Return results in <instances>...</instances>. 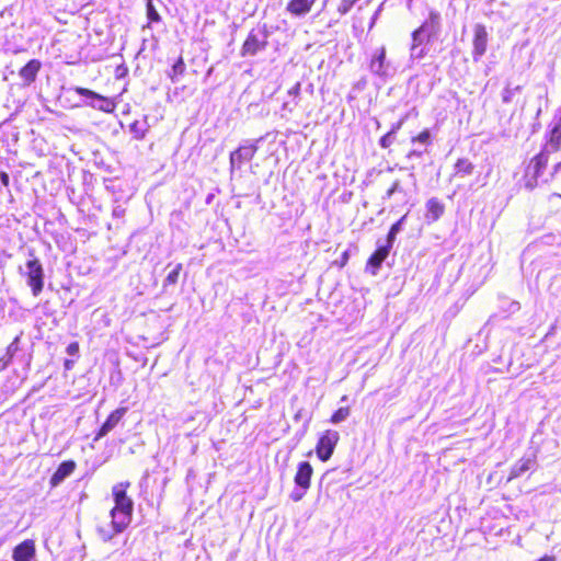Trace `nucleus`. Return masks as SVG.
Here are the masks:
<instances>
[{
  "label": "nucleus",
  "instance_id": "1",
  "mask_svg": "<svg viewBox=\"0 0 561 561\" xmlns=\"http://www.w3.org/2000/svg\"><path fill=\"white\" fill-rule=\"evenodd\" d=\"M560 147H561V123L558 122L550 129V131L548 134V140L546 141L543 148L537 156H535V158L531 160V162L528 167V172H530V171L533 172V179H534V183L531 180L527 181L526 186L528 188H533L537 184V181L542 178L543 170L546 169V167L549 162L550 156L557 153L558 150L560 149Z\"/></svg>",
  "mask_w": 561,
  "mask_h": 561
},
{
  "label": "nucleus",
  "instance_id": "2",
  "mask_svg": "<svg viewBox=\"0 0 561 561\" xmlns=\"http://www.w3.org/2000/svg\"><path fill=\"white\" fill-rule=\"evenodd\" d=\"M129 485V482H121L114 485L112 490L115 505L111 510L110 515L112 524L115 525L117 531H124L131 522L134 501L126 492Z\"/></svg>",
  "mask_w": 561,
  "mask_h": 561
},
{
  "label": "nucleus",
  "instance_id": "3",
  "mask_svg": "<svg viewBox=\"0 0 561 561\" xmlns=\"http://www.w3.org/2000/svg\"><path fill=\"white\" fill-rule=\"evenodd\" d=\"M19 272L25 278L27 286H30L32 295L34 297L39 296L45 280L44 267L39 259L33 252H30L28 259L24 266L19 267Z\"/></svg>",
  "mask_w": 561,
  "mask_h": 561
},
{
  "label": "nucleus",
  "instance_id": "4",
  "mask_svg": "<svg viewBox=\"0 0 561 561\" xmlns=\"http://www.w3.org/2000/svg\"><path fill=\"white\" fill-rule=\"evenodd\" d=\"M271 32L266 24H259L252 28L240 50L242 57L255 56L259 51L266 49Z\"/></svg>",
  "mask_w": 561,
  "mask_h": 561
},
{
  "label": "nucleus",
  "instance_id": "5",
  "mask_svg": "<svg viewBox=\"0 0 561 561\" xmlns=\"http://www.w3.org/2000/svg\"><path fill=\"white\" fill-rule=\"evenodd\" d=\"M442 33V16L440 13L434 9L430 10L428 18L415 28L411 37L415 41H423L425 44H431L438 39Z\"/></svg>",
  "mask_w": 561,
  "mask_h": 561
},
{
  "label": "nucleus",
  "instance_id": "6",
  "mask_svg": "<svg viewBox=\"0 0 561 561\" xmlns=\"http://www.w3.org/2000/svg\"><path fill=\"white\" fill-rule=\"evenodd\" d=\"M312 473L313 469L309 461L298 463L297 472L294 478L295 488L290 493V499L294 502H299L306 495L310 488Z\"/></svg>",
  "mask_w": 561,
  "mask_h": 561
},
{
  "label": "nucleus",
  "instance_id": "7",
  "mask_svg": "<svg viewBox=\"0 0 561 561\" xmlns=\"http://www.w3.org/2000/svg\"><path fill=\"white\" fill-rule=\"evenodd\" d=\"M73 90L82 98V102L87 106L105 113H112L115 110V103L106 96L82 87H76Z\"/></svg>",
  "mask_w": 561,
  "mask_h": 561
},
{
  "label": "nucleus",
  "instance_id": "8",
  "mask_svg": "<svg viewBox=\"0 0 561 561\" xmlns=\"http://www.w3.org/2000/svg\"><path fill=\"white\" fill-rule=\"evenodd\" d=\"M262 140V137L254 141L244 140L243 144H241L234 151L230 153L229 162L231 173L234 171V169H241V165L244 162H249L253 159L259 149L257 144Z\"/></svg>",
  "mask_w": 561,
  "mask_h": 561
},
{
  "label": "nucleus",
  "instance_id": "9",
  "mask_svg": "<svg viewBox=\"0 0 561 561\" xmlns=\"http://www.w3.org/2000/svg\"><path fill=\"white\" fill-rule=\"evenodd\" d=\"M369 70L373 75L386 80L396 73V68L390 60L387 59L386 48H377L370 57Z\"/></svg>",
  "mask_w": 561,
  "mask_h": 561
},
{
  "label": "nucleus",
  "instance_id": "10",
  "mask_svg": "<svg viewBox=\"0 0 561 561\" xmlns=\"http://www.w3.org/2000/svg\"><path fill=\"white\" fill-rule=\"evenodd\" d=\"M340 434L334 430H327L318 439L316 454L321 461H328L339 443Z\"/></svg>",
  "mask_w": 561,
  "mask_h": 561
},
{
  "label": "nucleus",
  "instance_id": "11",
  "mask_svg": "<svg viewBox=\"0 0 561 561\" xmlns=\"http://www.w3.org/2000/svg\"><path fill=\"white\" fill-rule=\"evenodd\" d=\"M489 34L483 24H476L473 27V49H472V59L478 62L482 56L486 53L488 48Z\"/></svg>",
  "mask_w": 561,
  "mask_h": 561
},
{
  "label": "nucleus",
  "instance_id": "12",
  "mask_svg": "<svg viewBox=\"0 0 561 561\" xmlns=\"http://www.w3.org/2000/svg\"><path fill=\"white\" fill-rule=\"evenodd\" d=\"M390 251L381 245V239L377 241V249L374 253L368 257L365 271L374 276H376L383 263V261L388 257Z\"/></svg>",
  "mask_w": 561,
  "mask_h": 561
},
{
  "label": "nucleus",
  "instance_id": "13",
  "mask_svg": "<svg viewBox=\"0 0 561 561\" xmlns=\"http://www.w3.org/2000/svg\"><path fill=\"white\" fill-rule=\"evenodd\" d=\"M36 556L35 542L25 539L13 548L12 559L14 561H32Z\"/></svg>",
  "mask_w": 561,
  "mask_h": 561
},
{
  "label": "nucleus",
  "instance_id": "14",
  "mask_svg": "<svg viewBox=\"0 0 561 561\" xmlns=\"http://www.w3.org/2000/svg\"><path fill=\"white\" fill-rule=\"evenodd\" d=\"M127 412V408H118L114 410L105 420V422L100 426L94 440H99L105 435H107L124 417Z\"/></svg>",
  "mask_w": 561,
  "mask_h": 561
},
{
  "label": "nucleus",
  "instance_id": "15",
  "mask_svg": "<svg viewBox=\"0 0 561 561\" xmlns=\"http://www.w3.org/2000/svg\"><path fill=\"white\" fill-rule=\"evenodd\" d=\"M77 465L73 460H65L62 461L56 469V471L51 474L49 479V484L51 488L58 486L62 483L72 472L75 471Z\"/></svg>",
  "mask_w": 561,
  "mask_h": 561
},
{
  "label": "nucleus",
  "instance_id": "16",
  "mask_svg": "<svg viewBox=\"0 0 561 561\" xmlns=\"http://www.w3.org/2000/svg\"><path fill=\"white\" fill-rule=\"evenodd\" d=\"M316 0H290L286 5V11L295 18L306 16Z\"/></svg>",
  "mask_w": 561,
  "mask_h": 561
},
{
  "label": "nucleus",
  "instance_id": "17",
  "mask_svg": "<svg viewBox=\"0 0 561 561\" xmlns=\"http://www.w3.org/2000/svg\"><path fill=\"white\" fill-rule=\"evenodd\" d=\"M425 218L430 222L437 221L445 211L444 204L437 197H431L425 204Z\"/></svg>",
  "mask_w": 561,
  "mask_h": 561
},
{
  "label": "nucleus",
  "instance_id": "18",
  "mask_svg": "<svg viewBox=\"0 0 561 561\" xmlns=\"http://www.w3.org/2000/svg\"><path fill=\"white\" fill-rule=\"evenodd\" d=\"M536 466V459L528 457V458H522L517 462H515L511 469L508 481L519 478L528 470L533 469Z\"/></svg>",
  "mask_w": 561,
  "mask_h": 561
},
{
  "label": "nucleus",
  "instance_id": "19",
  "mask_svg": "<svg viewBox=\"0 0 561 561\" xmlns=\"http://www.w3.org/2000/svg\"><path fill=\"white\" fill-rule=\"evenodd\" d=\"M150 125L148 117L144 116L142 119H136L128 126V130L135 140H144L149 131Z\"/></svg>",
  "mask_w": 561,
  "mask_h": 561
},
{
  "label": "nucleus",
  "instance_id": "20",
  "mask_svg": "<svg viewBox=\"0 0 561 561\" xmlns=\"http://www.w3.org/2000/svg\"><path fill=\"white\" fill-rule=\"evenodd\" d=\"M39 69L41 62L37 59H31L25 66L21 68L19 75L25 83L30 84L35 81Z\"/></svg>",
  "mask_w": 561,
  "mask_h": 561
},
{
  "label": "nucleus",
  "instance_id": "21",
  "mask_svg": "<svg viewBox=\"0 0 561 561\" xmlns=\"http://www.w3.org/2000/svg\"><path fill=\"white\" fill-rule=\"evenodd\" d=\"M428 45L430 44H425V42L421 39L415 41L412 38V44L410 47V60L414 61L424 58L428 53Z\"/></svg>",
  "mask_w": 561,
  "mask_h": 561
},
{
  "label": "nucleus",
  "instance_id": "22",
  "mask_svg": "<svg viewBox=\"0 0 561 561\" xmlns=\"http://www.w3.org/2000/svg\"><path fill=\"white\" fill-rule=\"evenodd\" d=\"M186 66L183 60V57L180 56L178 60L172 65L171 69L168 71V77L171 79L173 83L179 82L180 78L185 73Z\"/></svg>",
  "mask_w": 561,
  "mask_h": 561
},
{
  "label": "nucleus",
  "instance_id": "23",
  "mask_svg": "<svg viewBox=\"0 0 561 561\" xmlns=\"http://www.w3.org/2000/svg\"><path fill=\"white\" fill-rule=\"evenodd\" d=\"M474 170V165L466 158L458 159L455 163V175H470Z\"/></svg>",
  "mask_w": 561,
  "mask_h": 561
},
{
  "label": "nucleus",
  "instance_id": "24",
  "mask_svg": "<svg viewBox=\"0 0 561 561\" xmlns=\"http://www.w3.org/2000/svg\"><path fill=\"white\" fill-rule=\"evenodd\" d=\"M181 271H182V264L178 263L172 268V271L169 272V274L164 278L163 285H162L164 291H168L169 286H173L179 282Z\"/></svg>",
  "mask_w": 561,
  "mask_h": 561
},
{
  "label": "nucleus",
  "instance_id": "25",
  "mask_svg": "<svg viewBox=\"0 0 561 561\" xmlns=\"http://www.w3.org/2000/svg\"><path fill=\"white\" fill-rule=\"evenodd\" d=\"M98 533L103 541H110L114 538L115 535L121 534L122 531H117L114 524L111 523L110 526L99 527Z\"/></svg>",
  "mask_w": 561,
  "mask_h": 561
},
{
  "label": "nucleus",
  "instance_id": "26",
  "mask_svg": "<svg viewBox=\"0 0 561 561\" xmlns=\"http://www.w3.org/2000/svg\"><path fill=\"white\" fill-rule=\"evenodd\" d=\"M146 11H147V19L149 21V24L158 23L161 21V16L153 4V0H147Z\"/></svg>",
  "mask_w": 561,
  "mask_h": 561
},
{
  "label": "nucleus",
  "instance_id": "27",
  "mask_svg": "<svg viewBox=\"0 0 561 561\" xmlns=\"http://www.w3.org/2000/svg\"><path fill=\"white\" fill-rule=\"evenodd\" d=\"M522 89V85H516L515 88H512L511 84L507 83L502 91V102L505 104L511 103L513 101V96L515 95V93L520 92Z\"/></svg>",
  "mask_w": 561,
  "mask_h": 561
},
{
  "label": "nucleus",
  "instance_id": "28",
  "mask_svg": "<svg viewBox=\"0 0 561 561\" xmlns=\"http://www.w3.org/2000/svg\"><path fill=\"white\" fill-rule=\"evenodd\" d=\"M350 415V408L348 407H341L339 408L331 416V422L333 424H339L343 421H345Z\"/></svg>",
  "mask_w": 561,
  "mask_h": 561
},
{
  "label": "nucleus",
  "instance_id": "29",
  "mask_svg": "<svg viewBox=\"0 0 561 561\" xmlns=\"http://www.w3.org/2000/svg\"><path fill=\"white\" fill-rule=\"evenodd\" d=\"M397 193H402V194L407 195L399 180H396L392 183V185L388 188V191L386 192V194L382 198L389 199Z\"/></svg>",
  "mask_w": 561,
  "mask_h": 561
},
{
  "label": "nucleus",
  "instance_id": "30",
  "mask_svg": "<svg viewBox=\"0 0 561 561\" xmlns=\"http://www.w3.org/2000/svg\"><path fill=\"white\" fill-rule=\"evenodd\" d=\"M431 139H432L431 131L428 129H424L416 137L412 138V142L413 144L420 142L423 145H428V144H431Z\"/></svg>",
  "mask_w": 561,
  "mask_h": 561
},
{
  "label": "nucleus",
  "instance_id": "31",
  "mask_svg": "<svg viewBox=\"0 0 561 561\" xmlns=\"http://www.w3.org/2000/svg\"><path fill=\"white\" fill-rule=\"evenodd\" d=\"M397 135L391 131H388L379 139V146L383 149L389 148L396 140Z\"/></svg>",
  "mask_w": 561,
  "mask_h": 561
},
{
  "label": "nucleus",
  "instance_id": "32",
  "mask_svg": "<svg viewBox=\"0 0 561 561\" xmlns=\"http://www.w3.org/2000/svg\"><path fill=\"white\" fill-rule=\"evenodd\" d=\"M398 234H396L392 230L389 229L388 234L385 240H381V245L389 251H391L393 243L396 241Z\"/></svg>",
  "mask_w": 561,
  "mask_h": 561
},
{
  "label": "nucleus",
  "instance_id": "33",
  "mask_svg": "<svg viewBox=\"0 0 561 561\" xmlns=\"http://www.w3.org/2000/svg\"><path fill=\"white\" fill-rule=\"evenodd\" d=\"M407 218H408V213L405 215H403L398 221H396L390 227V230H392L396 234H399L404 229Z\"/></svg>",
  "mask_w": 561,
  "mask_h": 561
},
{
  "label": "nucleus",
  "instance_id": "34",
  "mask_svg": "<svg viewBox=\"0 0 561 561\" xmlns=\"http://www.w3.org/2000/svg\"><path fill=\"white\" fill-rule=\"evenodd\" d=\"M550 180H561V160L553 164L552 171L550 172Z\"/></svg>",
  "mask_w": 561,
  "mask_h": 561
},
{
  "label": "nucleus",
  "instance_id": "35",
  "mask_svg": "<svg viewBox=\"0 0 561 561\" xmlns=\"http://www.w3.org/2000/svg\"><path fill=\"white\" fill-rule=\"evenodd\" d=\"M66 353L69 356L78 357L79 356V343L71 342L70 344H68V346L66 347Z\"/></svg>",
  "mask_w": 561,
  "mask_h": 561
},
{
  "label": "nucleus",
  "instance_id": "36",
  "mask_svg": "<svg viewBox=\"0 0 561 561\" xmlns=\"http://www.w3.org/2000/svg\"><path fill=\"white\" fill-rule=\"evenodd\" d=\"M19 341H20V337L16 336L12 343L8 346L7 348V355H8V358H12L14 353L18 351L19 348Z\"/></svg>",
  "mask_w": 561,
  "mask_h": 561
},
{
  "label": "nucleus",
  "instance_id": "37",
  "mask_svg": "<svg viewBox=\"0 0 561 561\" xmlns=\"http://www.w3.org/2000/svg\"><path fill=\"white\" fill-rule=\"evenodd\" d=\"M310 421H311V416H307L301 428L296 432L295 436L298 438V440H300L307 433Z\"/></svg>",
  "mask_w": 561,
  "mask_h": 561
},
{
  "label": "nucleus",
  "instance_id": "38",
  "mask_svg": "<svg viewBox=\"0 0 561 561\" xmlns=\"http://www.w3.org/2000/svg\"><path fill=\"white\" fill-rule=\"evenodd\" d=\"M357 0H342L339 11L342 14L347 13Z\"/></svg>",
  "mask_w": 561,
  "mask_h": 561
},
{
  "label": "nucleus",
  "instance_id": "39",
  "mask_svg": "<svg viewBox=\"0 0 561 561\" xmlns=\"http://www.w3.org/2000/svg\"><path fill=\"white\" fill-rule=\"evenodd\" d=\"M542 240L546 244H561V237H557L556 234L549 233L542 237Z\"/></svg>",
  "mask_w": 561,
  "mask_h": 561
},
{
  "label": "nucleus",
  "instance_id": "40",
  "mask_svg": "<svg viewBox=\"0 0 561 561\" xmlns=\"http://www.w3.org/2000/svg\"><path fill=\"white\" fill-rule=\"evenodd\" d=\"M125 211H126V209L122 205H116V206H114V208L112 210V216L114 218L119 219L125 216Z\"/></svg>",
  "mask_w": 561,
  "mask_h": 561
},
{
  "label": "nucleus",
  "instance_id": "41",
  "mask_svg": "<svg viewBox=\"0 0 561 561\" xmlns=\"http://www.w3.org/2000/svg\"><path fill=\"white\" fill-rule=\"evenodd\" d=\"M350 260V251L345 250L342 254L340 260L335 261V264H337L340 267H343L347 264Z\"/></svg>",
  "mask_w": 561,
  "mask_h": 561
},
{
  "label": "nucleus",
  "instance_id": "42",
  "mask_svg": "<svg viewBox=\"0 0 561 561\" xmlns=\"http://www.w3.org/2000/svg\"><path fill=\"white\" fill-rule=\"evenodd\" d=\"M425 151H426V149L425 150H417V149L410 150L407 154V159L412 160L414 158H421Z\"/></svg>",
  "mask_w": 561,
  "mask_h": 561
},
{
  "label": "nucleus",
  "instance_id": "43",
  "mask_svg": "<svg viewBox=\"0 0 561 561\" xmlns=\"http://www.w3.org/2000/svg\"><path fill=\"white\" fill-rule=\"evenodd\" d=\"M300 93V82H297L296 84H294L289 90H288V94L289 95H293L294 98H297Z\"/></svg>",
  "mask_w": 561,
  "mask_h": 561
},
{
  "label": "nucleus",
  "instance_id": "44",
  "mask_svg": "<svg viewBox=\"0 0 561 561\" xmlns=\"http://www.w3.org/2000/svg\"><path fill=\"white\" fill-rule=\"evenodd\" d=\"M0 182L3 186L8 187L10 184V176L7 172L1 171L0 172Z\"/></svg>",
  "mask_w": 561,
  "mask_h": 561
},
{
  "label": "nucleus",
  "instance_id": "45",
  "mask_svg": "<svg viewBox=\"0 0 561 561\" xmlns=\"http://www.w3.org/2000/svg\"><path fill=\"white\" fill-rule=\"evenodd\" d=\"M520 309V305L518 301H511L508 304V312L510 313H515L517 312L518 310Z\"/></svg>",
  "mask_w": 561,
  "mask_h": 561
},
{
  "label": "nucleus",
  "instance_id": "46",
  "mask_svg": "<svg viewBox=\"0 0 561 561\" xmlns=\"http://www.w3.org/2000/svg\"><path fill=\"white\" fill-rule=\"evenodd\" d=\"M403 125V119H400L399 122L394 123L392 126H391V129L389 131L393 133L394 135H397V133L399 131V129L402 127Z\"/></svg>",
  "mask_w": 561,
  "mask_h": 561
},
{
  "label": "nucleus",
  "instance_id": "47",
  "mask_svg": "<svg viewBox=\"0 0 561 561\" xmlns=\"http://www.w3.org/2000/svg\"><path fill=\"white\" fill-rule=\"evenodd\" d=\"M365 85H366V81L364 79H362V80L357 81L356 83H354L353 89L360 91L365 88Z\"/></svg>",
  "mask_w": 561,
  "mask_h": 561
},
{
  "label": "nucleus",
  "instance_id": "48",
  "mask_svg": "<svg viewBox=\"0 0 561 561\" xmlns=\"http://www.w3.org/2000/svg\"><path fill=\"white\" fill-rule=\"evenodd\" d=\"M10 362V358H0V371L5 369Z\"/></svg>",
  "mask_w": 561,
  "mask_h": 561
},
{
  "label": "nucleus",
  "instance_id": "49",
  "mask_svg": "<svg viewBox=\"0 0 561 561\" xmlns=\"http://www.w3.org/2000/svg\"><path fill=\"white\" fill-rule=\"evenodd\" d=\"M75 362L72 359H65L64 367L66 370L72 369Z\"/></svg>",
  "mask_w": 561,
  "mask_h": 561
},
{
  "label": "nucleus",
  "instance_id": "50",
  "mask_svg": "<svg viewBox=\"0 0 561 561\" xmlns=\"http://www.w3.org/2000/svg\"><path fill=\"white\" fill-rule=\"evenodd\" d=\"M556 558L553 556H543L542 558L538 559L537 561H554Z\"/></svg>",
  "mask_w": 561,
  "mask_h": 561
},
{
  "label": "nucleus",
  "instance_id": "51",
  "mask_svg": "<svg viewBox=\"0 0 561 561\" xmlns=\"http://www.w3.org/2000/svg\"><path fill=\"white\" fill-rule=\"evenodd\" d=\"M302 416H304V410H302V409H300V410H298V411H297V413L295 414L294 420H295V421H298V420H300Z\"/></svg>",
  "mask_w": 561,
  "mask_h": 561
},
{
  "label": "nucleus",
  "instance_id": "52",
  "mask_svg": "<svg viewBox=\"0 0 561 561\" xmlns=\"http://www.w3.org/2000/svg\"><path fill=\"white\" fill-rule=\"evenodd\" d=\"M213 199H214V194H208V195L206 196V198H205V203H206L207 205H210V204H211V202H213Z\"/></svg>",
  "mask_w": 561,
  "mask_h": 561
},
{
  "label": "nucleus",
  "instance_id": "53",
  "mask_svg": "<svg viewBox=\"0 0 561 561\" xmlns=\"http://www.w3.org/2000/svg\"><path fill=\"white\" fill-rule=\"evenodd\" d=\"M409 179H410L413 183H415V175H414V173H413V172L409 173Z\"/></svg>",
  "mask_w": 561,
  "mask_h": 561
},
{
  "label": "nucleus",
  "instance_id": "54",
  "mask_svg": "<svg viewBox=\"0 0 561 561\" xmlns=\"http://www.w3.org/2000/svg\"><path fill=\"white\" fill-rule=\"evenodd\" d=\"M283 108H284V110L291 111V108L289 107V103H287V102H286V103H284Z\"/></svg>",
  "mask_w": 561,
  "mask_h": 561
},
{
  "label": "nucleus",
  "instance_id": "55",
  "mask_svg": "<svg viewBox=\"0 0 561 561\" xmlns=\"http://www.w3.org/2000/svg\"><path fill=\"white\" fill-rule=\"evenodd\" d=\"M213 71V68H210L208 71H207V76H209Z\"/></svg>",
  "mask_w": 561,
  "mask_h": 561
},
{
  "label": "nucleus",
  "instance_id": "56",
  "mask_svg": "<svg viewBox=\"0 0 561 561\" xmlns=\"http://www.w3.org/2000/svg\"><path fill=\"white\" fill-rule=\"evenodd\" d=\"M548 181H549L548 178L542 179V182H548Z\"/></svg>",
  "mask_w": 561,
  "mask_h": 561
},
{
  "label": "nucleus",
  "instance_id": "57",
  "mask_svg": "<svg viewBox=\"0 0 561 561\" xmlns=\"http://www.w3.org/2000/svg\"><path fill=\"white\" fill-rule=\"evenodd\" d=\"M559 122L561 123V117H560V121H559Z\"/></svg>",
  "mask_w": 561,
  "mask_h": 561
}]
</instances>
